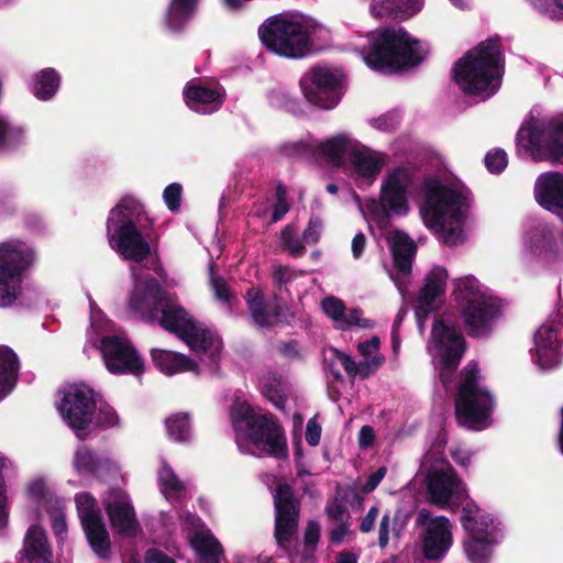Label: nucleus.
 Returning a JSON list of instances; mask_svg holds the SVG:
<instances>
[{"label": "nucleus", "instance_id": "nucleus-27", "mask_svg": "<svg viewBox=\"0 0 563 563\" xmlns=\"http://www.w3.org/2000/svg\"><path fill=\"white\" fill-rule=\"evenodd\" d=\"M180 521L183 529L190 533L188 539L199 560L202 563H220L222 547L210 531L203 529L200 518L191 512H184Z\"/></svg>", "mask_w": 563, "mask_h": 563}, {"label": "nucleus", "instance_id": "nucleus-19", "mask_svg": "<svg viewBox=\"0 0 563 563\" xmlns=\"http://www.w3.org/2000/svg\"><path fill=\"white\" fill-rule=\"evenodd\" d=\"M97 404V395L89 386L75 384L65 390L58 409L77 437L82 438L93 422Z\"/></svg>", "mask_w": 563, "mask_h": 563}, {"label": "nucleus", "instance_id": "nucleus-32", "mask_svg": "<svg viewBox=\"0 0 563 563\" xmlns=\"http://www.w3.org/2000/svg\"><path fill=\"white\" fill-rule=\"evenodd\" d=\"M246 302L253 322L260 328H268L282 321L283 307L277 298L264 301L261 289L250 288L246 292Z\"/></svg>", "mask_w": 563, "mask_h": 563}, {"label": "nucleus", "instance_id": "nucleus-45", "mask_svg": "<svg viewBox=\"0 0 563 563\" xmlns=\"http://www.w3.org/2000/svg\"><path fill=\"white\" fill-rule=\"evenodd\" d=\"M320 538V527L318 522L310 521L305 531V556L291 555V563H311L312 553Z\"/></svg>", "mask_w": 563, "mask_h": 563}, {"label": "nucleus", "instance_id": "nucleus-2", "mask_svg": "<svg viewBox=\"0 0 563 563\" xmlns=\"http://www.w3.org/2000/svg\"><path fill=\"white\" fill-rule=\"evenodd\" d=\"M287 156L323 159L335 167H344L358 188L371 187L387 164V155L373 151L346 133L324 141L309 137L283 145Z\"/></svg>", "mask_w": 563, "mask_h": 563}, {"label": "nucleus", "instance_id": "nucleus-38", "mask_svg": "<svg viewBox=\"0 0 563 563\" xmlns=\"http://www.w3.org/2000/svg\"><path fill=\"white\" fill-rule=\"evenodd\" d=\"M20 363L14 351L0 345V401L15 387Z\"/></svg>", "mask_w": 563, "mask_h": 563}, {"label": "nucleus", "instance_id": "nucleus-34", "mask_svg": "<svg viewBox=\"0 0 563 563\" xmlns=\"http://www.w3.org/2000/svg\"><path fill=\"white\" fill-rule=\"evenodd\" d=\"M223 97L224 92L221 88H209L198 84H189L184 91L186 104L202 114L217 111L223 102Z\"/></svg>", "mask_w": 563, "mask_h": 563}, {"label": "nucleus", "instance_id": "nucleus-4", "mask_svg": "<svg viewBox=\"0 0 563 563\" xmlns=\"http://www.w3.org/2000/svg\"><path fill=\"white\" fill-rule=\"evenodd\" d=\"M230 416L241 453L276 457L286 455L284 432L272 416L256 413L246 401L239 399L232 405Z\"/></svg>", "mask_w": 563, "mask_h": 563}, {"label": "nucleus", "instance_id": "nucleus-5", "mask_svg": "<svg viewBox=\"0 0 563 563\" xmlns=\"http://www.w3.org/2000/svg\"><path fill=\"white\" fill-rule=\"evenodd\" d=\"M424 206L422 218L424 224L439 233L440 239L449 246L463 241V221L467 212V201L463 192L443 186L435 178H427L423 183Z\"/></svg>", "mask_w": 563, "mask_h": 563}, {"label": "nucleus", "instance_id": "nucleus-40", "mask_svg": "<svg viewBox=\"0 0 563 563\" xmlns=\"http://www.w3.org/2000/svg\"><path fill=\"white\" fill-rule=\"evenodd\" d=\"M199 0H170L165 24L170 31L181 30L196 13Z\"/></svg>", "mask_w": 563, "mask_h": 563}, {"label": "nucleus", "instance_id": "nucleus-8", "mask_svg": "<svg viewBox=\"0 0 563 563\" xmlns=\"http://www.w3.org/2000/svg\"><path fill=\"white\" fill-rule=\"evenodd\" d=\"M427 52L402 27L393 26L371 32L364 60L372 69L393 73L420 64Z\"/></svg>", "mask_w": 563, "mask_h": 563}, {"label": "nucleus", "instance_id": "nucleus-11", "mask_svg": "<svg viewBox=\"0 0 563 563\" xmlns=\"http://www.w3.org/2000/svg\"><path fill=\"white\" fill-rule=\"evenodd\" d=\"M494 408V397L482 384L477 364H468L461 372L455 395L457 423L475 431L486 429L492 423Z\"/></svg>", "mask_w": 563, "mask_h": 563}, {"label": "nucleus", "instance_id": "nucleus-12", "mask_svg": "<svg viewBox=\"0 0 563 563\" xmlns=\"http://www.w3.org/2000/svg\"><path fill=\"white\" fill-rule=\"evenodd\" d=\"M421 470L426 473L427 492L431 504L453 510L466 500L464 483L457 478L441 452H428L422 459Z\"/></svg>", "mask_w": 563, "mask_h": 563}, {"label": "nucleus", "instance_id": "nucleus-20", "mask_svg": "<svg viewBox=\"0 0 563 563\" xmlns=\"http://www.w3.org/2000/svg\"><path fill=\"white\" fill-rule=\"evenodd\" d=\"M416 522L422 527L420 534L421 552L428 561H440L453 543V525L444 516L432 517L430 510L421 508Z\"/></svg>", "mask_w": 563, "mask_h": 563}, {"label": "nucleus", "instance_id": "nucleus-39", "mask_svg": "<svg viewBox=\"0 0 563 563\" xmlns=\"http://www.w3.org/2000/svg\"><path fill=\"white\" fill-rule=\"evenodd\" d=\"M158 486L161 493L170 503H178L190 496L188 484L181 482L165 462L158 471Z\"/></svg>", "mask_w": 563, "mask_h": 563}, {"label": "nucleus", "instance_id": "nucleus-18", "mask_svg": "<svg viewBox=\"0 0 563 563\" xmlns=\"http://www.w3.org/2000/svg\"><path fill=\"white\" fill-rule=\"evenodd\" d=\"M344 75L328 66H317L306 73L300 87L305 98L322 109H333L343 95Z\"/></svg>", "mask_w": 563, "mask_h": 563}, {"label": "nucleus", "instance_id": "nucleus-61", "mask_svg": "<svg viewBox=\"0 0 563 563\" xmlns=\"http://www.w3.org/2000/svg\"><path fill=\"white\" fill-rule=\"evenodd\" d=\"M350 529L347 520L335 522V526L330 531V541L332 544H340L349 534Z\"/></svg>", "mask_w": 563, "mask_h": 563}, {"label": "nucleus", "instance_id": "nucleus-7", "mask_svg": "<svg viewBox=\"0 0 563 563\" xmlns=\"http://www.w3.org/2000/svg\"><path fill=\"white\" fill-rule=\"evenodd\" d=\"M504 64L498 38H489L468 51L454 65L459 87L470 95L490 97L501 85Z\"/></svg>", "mask_w": 563, "mask_h": 563}, {"label": "nucleus", "instance_id": "nucleus-44", "mask_svg": "<svg viewBox=\"0 0 563 563\" xmlns=\"http://www.w3.org/2000/svg\"><path fill=\"white\" fill-rule=\"evenodd\" d=\"M169 439L175 442H185L191 435L190 422L186 413H176L165 421Z\"/></svg>", "mask_w": 563, "mask_h": 563}, {"label": "nucleus", "instance_id": "nucleus-63", "mask_svg": "<svg viewBox=\"0 0 563 563\" xmlns=\"http://www.w3.org/2000/svg\"><path fill=\"white\" fill-rule=\"evenodd\" d=\"M379 515V509L376 506H373L369 508L365 517L362 519V522L360 525V530L362 532H369L374 529L375 522L377 520V517Z\"/></svg>", "mask_w": 563, "mask_h": 563}, {"label": "nucleus", "instance_id": "nucleus-50", "mask_svg": "<svg viewBox=\"0 0 563 563\" xmlns=\"http://www.w3.org/2000/svg\"><path fill=\"white\" fill-rule=\"evenodd\" d=\"M95 423L102 428L114 427L119 422L117 412L107 404L100 402L93 413Z\"/></svg>", "mask_w": 563, "mask_h": 563}, {"label": "nucleus", "instance_id": "nucleus-51", "mask_svg": "<svg viewBox=\"0 0 563 563\" xmlns=\"http://www.w3.org/2000/svg\"><path fill=\"white\" fill-rule=\"evenodd\" d=\"M210 284L214 294V297L222 303L231 305V291L221 276H217L213 271V264L210 265Z\"/></svg>", "mask_w": 563, "mask_h": 563}, {"label": "nucleus", "instance_id": "nucleus-56", "mask_svg": "<svg viewBox=\"0 0 563 563\" xmlns=\"http://www.w3.org/2000/svg\"><path fill=\"white\" fill-rule=\"evenodd\" d=\"M287 190L283 184H278L276 188V203L273 210L272 220L273 222L279 221L289 210L287 202Z\"/></svg>", "mask_w": 563, "mask_h": 563}, {"label": "nucleus", "instance_id": "nucleus-21", "mask_svg": "<svg viewBox=\"0 0 563 563\" xmlns=\"http://www.w3.org/2000/svg\"><path fill=\"white\" fill-rule=\"evenodd\" d=\"M99 349L110 373L139 375L143 372L144 361L125 334H103Z\"/></svg>", "mask_w": 563, "mask_h": 563}, {"label": "nucleus", "instance_id": "nucleus-55", "mask_svg": "<svg viewBox=\"0 0 563 563\" xmlns=\"http://www.w3.org/2000/svg\"><path fill=\"white\" fill-rule=\"evenodd\" d=\"M181 190L183 188L179 184L173 183L168 185L163 192L164 201L167 208L173 212L179 210L181 201Z\"/></svg>", "mask_w": 563, "mask_h": 563}, {"label": "nucleus", "instance_id": "nucleus-26", "mask_svg": "<svg viewBox=\"0 0 563 563\" xmlns=\"http://www.w3.org/2000/svg\"><path fill=\"white\" fill-rule=\"evenodd\" d=\"M388 245L394 257V271L390 278L400 294L408 290L410 284L412 260L416 254L413 241L404 232L393 231L387 236Z\"/></svg>", "mask_w": 563, "mask_h": 563}, {"label": "nucleus", "instance_id": "nucleus-54", "mask_svg": "<svg viewBox=\"0 0 563 563\" xmlns=\"http://www.w3.org/2000/svg\"><path fill=\"white\" fill-rule=\"evenodd\" d=\"M284 247L292 255L300 256L305 252V246L300 240L295 235L290 227H286L280 234Z\"/></svg>", "mask_w": 563, "mask_h": 563}, {"label": "nucleus", "instance_id": "nucleus-10", "mask_svg": "<svg viewBox=\"0 0 563 563\" xmlns=\"http://www.w3.org/2000/svg\"><path fill=\"white\" fill-rule=\"evenodd\" d=\"M453 286V297L468 335H487L499 313L496 299L474 276L456 278Z\"/></svg>", "mask_w": 563, "mask_h": 563}, {"label": "nucleus", "instance_id": "nucleus-60", "mask_svg": "<svg viewBox=\"0 0 563 563\" xmlns=\"http://www.w3.org/2000/svg\"><path fill=\"white\" fill-rule=\"evenodd\" d=\"M320 438H321V427L317 422L316 417L311 418L307 423L306 440L310 445L316 446L317 444H319Z\"/></svg>", "mask_w": 563, "mask_h": 563}, {"label": "nucleus", "instance_id": "nucleus-36", "mask_svg": "<svg viewBox=\"0 0 563 563\" xmlns=\"http://www.w3.org/2000/svg\"><path fill=\"white\" fill-rule=\"evenodd\" d=\"M422 8V0H373L371 12L377 18L407 19Z\"/></svg>", "mask_w": 563, "mask_h": 563}, {"label": "nucleus", "instance_id": "nucleus-24", "mask_svg": "<svg viewBox=\"0 0 563 563\" xmlns=\"http://www.w3.org/2000/svg\"><path fill=\"white\" fill-rule=\"evenodd\" d=\"M275 538L279 547L287 548L297 531L299 505L288 484H279L274 493Z\"/></svg>", "mask_w": 563, "mask_h": 563}, {"label": "nucleus", "instance_id": "nucleus-53", "mask_svg": "<svg viewBox=\"0 0 563 563\" xmlns=\"http://www.w3.org/2000/svg\"><path fill=\"white\" fill-rule=\"evenodd\" d=\"M390 533L398 536L400 529L396 527L395 522L391 525L390 516L386 512L382 516L378 527V544L382 549L387 547Z\"/></svg>", "mask_w": 563, "mask_h": 563}, {"label": "nucleus", "instance_id": "nucleus-22", "mask_svg": "<svg viewBox=\"0 0 563 563\" xmlns=\"http://www.w3.org/2000/svg\"><path fill=\"white\" fill-rule=\"evenodd\" d=\"M79 519L92 551L102 559L110 554V538L96 499L88 493L75 498Z\"/></svg>", "mask_w": 563, "mask_h": 563}, {"label": "nucleus", "instance_id": "nucleus-48", "mask_svg": "<svg viewBox=\"0 0 563 563\" xmlns=\"http://www.w3.org/2000/svg\"><path fill=\"white\" fill-rule=\"evenodd\" d=\"M10 462L4 457L0 456V533L7 528L8 525V498L5 494V487L3 484V472L9 468Z\"/></svg>", "mask_w": 563, "mask_h": 563}, {"label": "nucleus", "instance_id": "nucleus-6", "mask_svg": "<svg viewBox=\"0 0 563 563\" xmlns=\"http://www.w3.org/2000/svg\"><path fill=\"white\" fill-rule=\"evenodd\" d=\"M148 225L143 205L133 197H123L110 211L107 221L109 245L124 260L140 263L151 253L144 236Z\"/></svg>", "mask_w": 563, "mask_h": 563}, {"label": "nucleus", "instance_id": "nucleus-46", "mask_svg": "<svg viewBox=\"0 0 563 563\" xmlns=\"http://www.w3.org/2000/svg\"><path fill=\"white\" fill-rule=\"evenodd\" d=\"M539 14L551 20H563V0H526Z\"/></svg>", "mask_w": 563, "mask_h": 563}, {"label": "nucleus", "instance_id": "nucleus-59", "mask_svg": "<svg viewBox=\"0 0 563 563\" xmlns=\"http://www.w3.org/2000/svg\"><path fill=\"white\" fill-rule=\"evenodd\" d=\"M298 273L288 266H277L274 271V280L278 287L286 286L288 283L296 279Z\"/></svg>", "mask_w": 563, "mask_h": 563}, {"label": "nucleus", "instance_id": "nucleus-31", "mask_svg": "<svg viewBox=\"0 0 563 563\" xmlns=\"http://www.w3.org/2000/svg\"><path fill=\"white\" fill-rule=\"evenodd\" d=\"M526 249L545 261L554 258L561 250L560 243L554 236L553 230L543 223H533L525 233Z\"/></svg>", "mask_w": 563, "mask_h": 563}, {"label": "nucleus", "instance_id": "nucleus-64", "mask_svg": "<svg viewBox=\"0 0 563 563\" xmlns=\"http://www.w3.org/2000/svg\"><path fill=\"white\" fill-rule=\"evenodd\" d=\"M145 563H175V561L159 550H148L145 555Z\"/></svg>", "mask_w": 563, "mask_h": 563}, {"label": "nucleus", "instance_id": "nucleus-42", "mask_svg": "<svg viewBox=\"0 0 563 563\" xmlns=\"http://www.w3.org/2000/svg\"><path fill=\"white\" fill-rule=\"evenodd\" d=\"M59 84L60 78L56 70L46 68L35 76L32 91L37 99L48 100L56 93Z\"/></svg>", "mask_w": 563, "mask_h": 563}, {"label": "nucleus", "instance_id": "nucleus-17", "mask_svg": "<svg viewBox=\"0 0 563 563\" xmlns=\"http://www.w3.org/2000/svg\"><path fill=\"white\" fill-rule=\"evenodd\" d=\"M344 75L328 66H317L306 73L300 87L305 98L322 109H333L343 95Z\"/></svg>", "mask_w": 563, "mask_h": 563}, {"label": "nucleus", "instance_id": "nucleus-3", "mask_svg": "<svg viewBox=\"0 0 563 563\" xmlns=\"http://www.w3.org/2000/svg\"><path fill=\"white\" fill-rule=\"evenodd\" d=\"M262 43L279 56L301 58L324 47L330 30L311 16L284 12L271 16L260 27Z\"/></svg>", "mask_w": 563, "mask_h": 563}, {"label": "nucleus", "instance_id": "nucleus-41", "mask_svg": "<svg viewBox=\"0 0 563 563\" xmlns=\"http://www.w3.org/2000/svg\"><path fill=\"white\" fill-rule=\"evenodd\" d=\"M263 395L277 408L284 409L286 402L287 382L277 373L268 372L260 378Z\"/></svg>", "mask_w": 563, "mask_h": 563}, {"label": "nucleus", "instance_id": "nucleus-1", "mask_svg": "<svg viewBox=\"0 0 563 563\" xmlns=\"http://www.w3.org/2000/svg\"><path fill=\"white\" fill-rule=\"evenodd\" d=\"M133 290L129 307L143 319L157 321L162 328L176 334L199 360L169 350L152 349L154 366L164 375L190 372L217 374L222 342L202 323L196 321L178 302L167 295L158 282L136 266H131Z\"/></svg>", "mask_w": 563, "mask_h": 563}, {"label": "nucleus", "instance_id": "nucleus-47", "mask_svg": "<svg viewBox=\"0 0 563 563\" xmlns=\"http://www.w3.org/2000/svg\"><path fill=\"white\" fill-rule=\"evenodd\" d=\"M49 503H54L53 508L49 510V516L52 520V528L55 534L62 539L63 534L66 533L67 525L64 515V506L60 499L49 497Z\"/></svg>", "mask_w": 563, "mask_h": 563}, {"label": "nucleus", "instance_id": "nucleus-43", "mask_svg": "<svg viewBox=\"0 0 563 563\" xmlns=\"http://www.w3.org/2000/svg\"><path fill=\"white\" fill-rule=\"evenodd\" d=\"M26 133L23 126L12 124L0 117V150H13L25 143Z\"/></svg>", "mask_w": 563, "mask_h": 563}, {"label": "nucleus", "instance_id": "nucleus-62", "mask_svg": "<svg viewBox=\"0 0 563 563\" xmlns=\"http://www.w3.org/2000/svg\"><path fill=\"white\" fill-rule=\"evenodd\" d=\"M367 245V239L364 233L358 232L354 235L351 243L352 256L354 260H360Z\"/></svg>", "mask_w": 563, "mask_h": 563}, {"label": "nucleus", "instance_id": "nucleus-33", "mask_svg": "<svg viewBox=\"0 0 563 563\" xmlns=\"http://www.w3.org/2000/svg\"><path fill=\"white\" fill-rule=\"evenodd\" d=\"M321 306L324 313L333 320L338 329L345 330L351 327L367 329L373 327V322L363 318L360 309H347L343 301L336 297L329 296L324 298Z\"/></svg>", "mask_w": 563, "mask_h": 563}, {"label": "nucleus", "instance_id": "nucleus-35", "mask_svg": "<svg viewBox=\"0 0 563 563\" xmlns=\"http://www.w3.org/2000/svg\"><path fill=\"white\" fill-rule=\"evenodd\" d=\"M73 465L79 475L101 476L106 472L118 471V464L108 456H100L88 448L79 446L74 455Z\"/></svg>", "mask_w": 563, "mask_h": 563}, {"label": "nucleus", "instance_id": "nucleus-30", "mask_svg": "<svg viewBox=\"0 0 563 563\" xmlns=\"http://www.w3.org/2000/svg\"><path fill=\"white\" fill-rule=\"evenodd\" d=\"M534 196L544 209L556 214L563 212V174L558 172L541 174L534 184Z\"/></svg>", "mask_w": 563, "mask_h": 563}, {"label": "nucleus", "instance_id": "nucleus-14", "mask_svg": "<svg viewBox=\"0 0 563 563\" xmlns=\"http://www.w3.org/2000/svg\"><path fill=\"white\" fill-rule=\"evenodd\" d=\"M519 153L534 161H556L563 157V120L526 121L517 133Z\"/></svg>", "mask_w": 563, "mask_h": 563}, {"label": "nucleus", "instance_id": "nucleus-13", "mask_svg": "<svg viewBox=\"0 0 563 563\" xmlns=\"http://www.w3.org/2000/svg\"><path fill=\"white\" fill-rule=\"evenodd\" d=\"M462 526L467 536L463 541V552L470 563H489L495 545L501 538L498 525L475 504L463 507Z\"/></svg>", "mask_w": 563, "mask_h": 563}, {"label": "nucleus", "instance_id": "nucleus-25", "mask_svg": "<svg viewBox=\"0 0 563 563\" xmlns=\"http://www.w3.org/2000/svg\"><path fill=\"white\" fill-rule=\"evenodd\" d=\"M104 506L112 528L121 536L133 538L141 531L136 514L129 495L112 489L104 499Z\"/></svg>", "mask_w": 563, "mask_h": 563}, {"label": "nucleus", "instance_id": "nucleus-58", "mask_svg": "<svg viewBox=\"0 0 563 563\" xmlns=\"http://www.w3.org/2000/svg\"><path fill=\"white\" fill-rule=\"evenodd\" d=\"M322 231V222L318 218H312L309 221L307 229L302 234V239L308 244L317 243Z\"/></svg>", "mask_w": 563, "mask_h": 563}, {"label": "nucleus", "instance_id": "nucleus-57", "mask_svg": "<svg viewBox=\"0 0 563 563\" xmlns=\"http://www.w3.org/2000/svg\"><path fill=\"white\" fill-rule=\"evenodd\" d=\"M325 512L328 517L334 522L344 521L349 518L345 506L336 498L328 503Z\"/></svg>", "mask_w": 563, "mask_h": 563}, {"label": "nucleus", "instance_id": "nucleus-29", "mask_svg": "<svg viewBox=\"0 0 563 563\" xmlns=\"http://www.w3.org/2000/svg\"><path fill=\"white\" fill-rule=\"evenodd\" d=\"M446 279L448 272L441 266L433 267L426 276L424 286L420 290L416 305V317L420 331H423V319L427 318V314L441 303Z\"/></svg>", "mask_w": 563, "mask_h": 563}, {"label": "nucleus", "instance_id": "nucleus-9", "mask_svg": "<svg viewBox=\"0 0 563 563\" xmlns=\"http://www.w3.org/2000/svg\"><path fill=\"white\" fill-rule=\"evenodd\" d=\"M417 172L413 167L390 168L382 178L378 198L367 199L363 210L375 221L406 217L410 211V200L417 191Z\"/></svg>", "mask_w": 563, "mask_h": 563}, {"label": "nucleus", "instance_id": "nucleus-28", "mask_svg": "<svg viewBox=\"0 0 563 563\" xmlns=\"http://www.w3.org/2000/svg\"><path fill=\"white\" fill-rule=\"evenodd\" d=\"M380 340L378 336H372L369 340L361 342L357 346L364 361L355 363L347 354L335 352V361L351 377L360 376L365 378L376 372L384 363L385 357L379 353Z\"/></svg>", "mask_w": 563, "mask_h": 563}, {"label": "nucleus", "instance_id": "nucleus-16", "mask_svg": "<svg viewBox=\"0 0 563 563\" xmlns=\"http://www.w3.org/2000/svg\"><path fill=\"white\" fill-rule=\"evenodd\" d=\"M33 257V250L20 240L0 243V307H9L19 298L22 273Z\"/></svg>", "mask_w": 563, "mask_h": 563}, {"label": "nucleus", "instance_id": "nucleus-52", "mask_svg": "<svg viewBox=\"0 0 563 563\" xmlns=\"http://www.w3.org/2000/svg\"><path fill=\"white\" fill-rule=\"evenodd\" d=\"M507 154L500 148L489 151L485 156V165L490 173L499 174L507 166Z\"/></svg>", "mask_w": 563, "mask_h": 563}, {"label": "nucleus", "instance_id": "nucleus-23", "mask_svg": "<svg viewBox=\"0 0 563 563\" xmlns=\"http://www.w3.org/2000/svg\"><path fill=\"white\" fill-rule=\"evenodd\" d=\"M562 314L560 310L554 318L543 323L534 333L533 349L531 357L536 365L542 371H551L556 368L562 362L560 319Z\"/></svg>", "mask_w": 563, "mask_h": 563}, {"label": "nucleus", "instance_id": "nucleus-49", "mask_svg": "<svg viewBox=\"0 0 563 563\" xmlns=\"http://www.w3.org/2000/svg\"><path fill=\"white\" fill-rule=\"evenodd\" d=\"M89 306L91 329L100 334L112 331L115 332L112 322L106 318L103 312L97 307V305L91 299Z\"/></svg>", "mask_w": 563, "mask_h": 563}, {"label": "nucleus", "instance_id": "nucleus-15", "mask_svg": "<svg viewBox=\"0 0 563 563\" xmlns=\"http://www.w3.org/2000/svg\"><path fill=\"white\" fill-rule=\"evenodd\" d=\"M428 350L446 388L465 350V340L452 320L441 317L434 322Z\"/></svg>", "mask_w": 563, "mask_h": 563}, {"label": "nucleus", "instance_id": "nucleus-37", "mask_svg": "<svg viewBox=\"0 0 563 563\" xmlns=\"http://www.w3.org/2000/svg\"><path fill=\"white\" fill-rule=\"evenodd\" d=\"M30 563H49L52 552L47 544L44 530L40 526H31L24 538V545L21 552Z\"/></svg>", "mask_w": 563, "mask_h": 563}]
</instances>
